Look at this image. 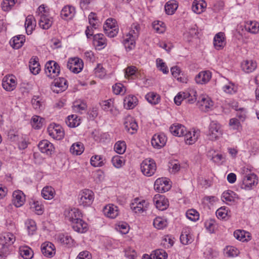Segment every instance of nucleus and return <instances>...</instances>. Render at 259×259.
<instances>
[{
	"mask_svg": "<svg viewBox=\"0 0 259 259\" xmlns=\"http://www.w3.org/2000/svg\"><path fill=\"white\" fill-rule=\"evenodd\" d=\"M94 192L89 189H84L78 195V203L83 207L90 206L94 199Z\"/></svg>",
	"mask_w": 259,
	"mask_h": 259,
	"instance_id": "obj_1",
	"label": "nucleus"
},
{
	"mask_svg": "<svg viewBox=\"0 0 259 259\" xmlns=\"http://www.w3.org/2000/svg\"><path fill=\"white\" fill-rule=\"evenodd\" d=\"M141 169L145 176L147 177L152 176L156 170V163L152 159H145L141 164Z\"/></svg>",
	"mask_w": 259,
	"mask_h": 259,
	"instance_id": "obj_2",
	"label": "nucleus"
},
{
	"mask_svg": "<svg viewBox=\"0 0 259 259\" xmlns=\"http://www.w3.org/2000/svg\"><path fill=\"white\" fill-rule=\"evenodd\" d=\"M45 71L48 77L54 78L59 75L60 72V67L56 62L49 61L45 65Z\"/></svg>",
	"mask_w": 259,
	"mask_h": 259,
	"instance_id": "obj_3",
	"label": "nucleus"
},
{
	"mask_svg": "<svg viewBox=\"0 0 259 259\" xmlns=\"http://www.w3.org/2000/svg\"><path fill=\"white\" fill-rule=\"evenodd\" d=\"M67 67L72 72L78 73L82 70L83 63L79 58H71L68 60Z\"/></svg>",
	"mask_w": 259,
	"mask_h": 259,
	"instance_id": "obj_4",
	"label": "nucleus"
},
{
	"mask_svg": "<svg viewBox=\"0 0 259 259\" xmlns=\"http://www.w3.org/2000/svg\"><path fill=\"white\" fill-rule=\"evenodd\" d=\"M67 87V81L63 77L55 78L51 85L52 90L57 93L65 91Z\"/></svg>",
	"mask_w": 259,
	"mask_h": 259,
	"instance_id": "obj_5",
	"label": "nucleus"
},
{
	"mask_svg": "<svg viewBox=\"0 0 259 259\" xmlns=\"http://www.w3.org/2000/svg\"><path fill=\"white\" fill-rule=\"evenodd\" d=\"M222 135L221 126L215 121H212L209 124L208 136L212 141L218 139Z\"/></svg>",
	"mask_w": 259,
	"mask_h": 259,
	"instance_id": "obj_6",
	"label": "nucleus"
},
{
	"mask_svg": "<svg viewBox=\"0 0 259 259\" xmlns=\"http://www.w3.org/2000/svg\"><path fill=\"white\" fill-rule=\"evenodd\" d=\"M149 206V203L145 200L139 201L138 198L135 199V202L131 204V208L136 213H142L146 211Z\"/></svg>",
	"mask_w": 259,
	"mask_h": 259,
	"instance_id": "obj_7",
	"label": "nucleus"
},
{
	"mask_svg": "<svg viewBox=\"0 0 259 259\" xmlns=\"http://www.w3.org/2000/svg\"><path fill=\"white\" fill-rule=\"evenodd\" d=\"M48 132L49 135L54 139L60 140L64 137V131L59 125H50L48 128Z\"/></svg>",
	"mask_w": 259,
	"mask_h": 259,
	"instance_id": "obj_8",
	"label": "nucleus"
},
{
	"mask_svg": "<svg viewBox=\"0 0 259 259\" xmlns=\"http://www.w3.org/2000/svg\"><path fill=\"white\" fill-rule=\"evenodd\" d=\"M257 183L258 179L256 175L254 174H250L246 176L243 179L241 187L245 190H250L253 186L256 185Z\"/></svg>",
	"mask_w": 259,
	"mask_h": 259,
	"instance_id": "obj_9",
	"label": "nucleus"
},
{
	"mask_svg": "<svg viewBox=\"0 0 259 259\" xmlns=\"http://www.w3.org/2000/svg\"><path fill=\"white\" fill-rule=\"evenodd\" d=\"M124 126L125 130L131 134L136 132L138 127L135 119L131 116H127L124 118Z\"/></svg>",
	"mask_w": 259,
	"mask_h": 259,
	"instance_id": "obj_10",
	"label": "nucleus"
},
{
	"mask_svg": "<svg viewBox=\"0 0 259 259\" xmlns=\"http://www.w3.org/2000/svg\"><path fill=\"white\" fill-rule=\"evenodd\" d=\"M38 147L42 153H46L48 155H51L55 150V147L53 144L47 140L39 142Z\"/></svg>",
	"mask_w": 259,
	"mask_h": 259,
	"instance_id": "obj_11",
	"label": "nucleus"
},
{
	"mask_svg": "<svg viewBox=\"0 0 259 259\" xmlns=\"http://www.w3.org/2000/svg\"><path fill=\"white\" fill-rule=\"evenodd\" d=\"M166 138L163 134H155L151 139L152 146L157 149L163 147L166 144Z\"/></svg>",
	"mask_w": 259,
	"mask_h": 259,
	"instance_id": "obj_12",
	"label": "nucleus"
},
{
	"mask_svg": "<svg viewBox=\"0 0 259 259\" xmlns=\"http://www.w3.org/2000/svg\"><path fill=\"white\" fill-rule=\"evenodd\" d=\"M153 202L157 208L160 210L166 209L169 205L168 201L162 195L158 194L153 198Z\"/></svg>",
	"mask_w": 259,
	"mask_h": 259,
	"instance_id": "obj_13",
	"label": "nucleus"
},
{
	"mask_svg": "<svg viewBox=\"0 0 259 259\" xmlns=\"http://www.w3.org/2000/svg\"><path fill=\"white\" fill-rule=\"evenodd\" d=\"M226 46V38L224 32H220L213 38V46L217 50H222Z\"/></svg>",
	"mask_w": 259,
	"mask_h": 259,
	"instance_id": "obj_14",
	"label": "nucleus"
},
{
	"mask_svg": "<svg viewBox=\"0 0 259 259\" xmlns=\"http://www.w3.org/2000/svg\"><path fill=\"white\" fill-rule=\"evenodd\" d=\"M41 250L42 253L48 257H53L55 253L54 245L50 242H45L41 244Z\"/></svg>",
	"mask_w": 259,
	"mask_h": 259,
	"instance_id": "obj_15",
	"label": "nucleus"
},
{
	"mask_svg": "<svg viewBox=\"0 0 259 259\" xmlns=\"http://www.w3.org/2000/svg\"><path fill=\"white\" fill-rule=\"evenodd\" d=\"M104 214L111 219H115L119 214L118 208L113 204H109L103 209Z\"/></svg>",
	"mask_w": 259,
	"mask_h": 259,
	"instance_id": "obj_16",
	"label": "nucleus"
},
{
	"mask_svg": "<svg viewBox=\"0 0 259 259\" xmlns=\"http://www.w3.org/2000/svg\"><path fill=\"white\" fill-rule=\"evenodd\" d=\"M2 86L7 91L14 90L16 86V82L14 76L13 75L5 76L2 81Z\"/></svg>",
	"mask_w": 259,
	"mask_h": 259,
	"instance_id": "obj_17",
	"label": "nucleus"
},
{
	"mask_svg": "<svg viewBox=\"0 0 259 259\" xmlns=\"http://www.w3.org/2000/svg\"><path fill=\"white\" fill-rule=\"evenodd\" d=\"M65 215L66 219L70 222L72 224L80 219L81 217L79 210L75 208L66 210Z\"/></svg>",
	"mask_w": 259,
	"mask_h": 259,
	"instance_id": "obj_18",
	"label": "nucleus"
},
{
	"mask_svg": "<svg viewBox=\"0 0 259 259\" xmlns=\"http://www.w3.org/2000/svg\"><path fill=\"white\" fill-rule=\"evenodd\" d=\"M100 105L103 110L105 111H109L110 114L116 115L118 114V111L114 106L113 101L112 99L102 101Z\"/></svg>",
	"mask_w": 259,
	"mask_h": 259,
	"instance_id": "obj_19",
	"label": "nucleus"
},
{
	"mask_svg": "<svg viewBox=\"0 0 259 259\" xmlns=\"http://www.w3.org/2000/svg\"><path fill=\"white\" fill-rule=\"evenodd\" d=\"M25 200L24 193L20 190L15 191L13 193L12 201L17 207L21 206Z\"/></svg>",
	"mask_w": 259,
	"mask_h": 259,
	"instance_id": "obj_20",
	"label": "nucleus"
},
{
	"mask_svg": "<svg viewBox=\"0 0 259 259\" xmlns=\"http://www.w3.org/2000/svg\"><path fill=\"white\" fill-rule=\"evenodd\" d=\"M154 188L159 192L163 193L169 189L170 185L167 181L162 179H158L155 182Z\"/></svg>",
	"mask_w": 259,
	"mask_h": 259,
	"instance_id": "obj_21",
	"label": "nucleus"
},
{
	"mask_svg": "<svg viewBox=\"0 0 259 259\" xmlns=\"http://www.w3.org/2000/svg\"><path fill=\"white\" fill-rule=\"evenodd\" d=\"M169 131L174 136L181 137L184 135L186 132V128L181 124L176 123L169 127Z\"/></svg>",
	"mask_w": 259,
	"mask_h": 259,
	"instance_id": "obj_22",
	"label": "nucleus"
},
{
	"mask_svg": "<svg viewBox=\"0 0 259 259\" xmlns=\"http://www.w3.org/2000/svg\"><path fill=\"white\" fill-rule=\"evenodd\" d=\"M211 73L209 71H202L199 73L195 77L196 83L205 84L211 78Z\"/></svg>",
	"mask_w": 259,
	"mask_h": 259,
	"instance_id": "obj_23",
	"label": "nucleus"
},
{
	"mask_svg": "<svg viewBox=\"0 0 259 259\" xmlns=\"http://www.w3.org/2000/svg\"><path fill=\"white\" fill-rule=\"evenodd\" d=\"M73 230L78 233H83L88 230V224L82 219H79L72 224Z\"/></svg>",
	"mask_w": 259,
	"mask_h": 259,
	"instance_id": "obj_24",
	"label": "nucleus"
},
{
	"mask_svg": "<svg viewBox=\"0 0 259 259\" xmlns=\"http://www.w3.org/2000/svg\"><path fill=\"white\" fill-rule=\"evenodd\" d=\"M206 3L204 0H195L192 5V10L196 14H200L206 9Z\"/></svg>",
	"mask_w": 259,
	"mask_h": 259,
	"instance_id": "obj_25",
	"label": "nucleus"
},
{
	"mask_svg": "<svg viewBox=\"0 0 259 259\" xmlns=\"http://www.w3.org/2000/svg\"><path fill=\"white\" fill-rule=\"evenodd\" d=\"M25 40V37L23 35H18L13 37L10 41L12 47L15 49L20 48Z\"/></svg>",
	"mask_w": 259,
	"mask_h": 259,
	"instance_id": "obj_26",
	"label": "nucleus"
},
{
	"mask_svg": "<svg viewBox=\"0 0 259 259\" xmlns=\"http://www.w3.org/2000/svg\"><path fill=\"white\" fill-rule=\"evenodd\" d=\"M165 11L167 15H172L178 8V3L175 0H170L164 6Z\"/></svg>",
	"mask_w": 259,
	"mask_h": 259,
	"instance_id": "obj_27",
	"label": "nucleus"
},
{
	"mask_svg": "<svg viewBox=\"0 0 259 259\" xmlns=\"http://www.w3.org/2000/svg\"><path fill=\"white\" fill-rule=\"evenodd\" d=\"M242 69L246 73H250L253 71L257 67L255 61L252 60H245L242 63Z\"/></svg>",
	"mask_w": 259,
	"mask_h": 259,
	"instance_id": "obj_28",
	"label": "nucleus"
},
{
	"mask_svg": "<svg viewBox=\"0 0 259 259\" xmlns=\"http://www.w3.org/2000/svg\"><path fill=\"white\" fill-rule=\"evenodd\" d=\"M236 194L232 191H227L223 193L222 199L226 203L231 205L235 202Z\"/></svg>",
	"mask_w": 259,
	"mask_h": 259,
	"instance_id": "obj_29",
	"label": "nucleus"
},
{
	"mask_svg": "<svg viewBox=\"0 0 259 259\" xmlns=\"http://www.w3.org/2000/svg\"><path fill=\"white\" fill-rule=\"evenodd\" d=\"M29 69L32 73L37 74L40 70V65L38 63V58L37 57H33L29 62Z\"/></svg>",
	"mask_w": 259,
	"mask_h": 259,
	"instance_id": "obj_30",
	"label": "nucleus"
},
{
	"mask_svg": "<svg viewBox=\"0 0 259 259\" xmlns=\"http://www.w3.org/2000/svg\"><path fill=\"white\" fill-rule=\"evenodd\" d=\"M15 237L12 234L6 233L1 237V243L3 245V248H7L8 246L13 243Z\"/></svg>",
	"mask_w": 259,
	"mask_h": 259,
	"instance_id": "obj_31",
	"label": "nucleus"
},
{
	"mask_svg": "<svg viewBox=\"0 0 259 259\" xmlns=\"http://www.w3.org/2000/svg\"><path fill=\"white\" fill-rule=\"evenodd\" d=\"M137 97L133 95H129L124 100V106L127 109H133L137 105Z\"/></svg>",
	"mask_w": 259,
	"mask_h": 259,
	"instance_id": "obj_32",
	"label": "nucleus"
},
{
	"mask_svg": "<svg viewBox=\"0 0 259 259\" xmlns=\"http://www.w3.org/2000/svg\"><path fill=\"white\" fill-rule=\"evenodd\" d=\"M200 110L203 111H207L210 107L212 106V102L208 98L202 97L200 101L198 102Z\"/></svg>",
	"mask_w": 259,
	"mask_h": 259,
	"instance_id": "obj_33",
	"label": "nucleus"
},
{
	"mask_svg": "<svg viewBox=\"0 0 259 259\" xmlns=\"http://www.w3.org/2000/svg\"><path fill=\"white\" fill-rule=\"evenodd\" d=\"M185 137V141L186 144L192 145L194 144L197 140L198 136L195 131L192 133L191 132H187L183 136Z\"/></svg>",
	"mask_w": 259,
	"mask_h": 259,
	"instance_id": "obj_34",
	"label": "nucleus"
},
{
	"mask_svg": "<svg viewBox=\"0 0 259 259\" xmlns=\"http://www.w3.org/2000/svg\"><path fill=\"white\" fill-rule=\"evenodd\" d=\"M83 144L81 142H76L72 145L70 148V152L76 155H79L84 151Z\"/></svg>",
	"mask_w": 259,
	"mask_h": 259,
	"instance_id": "obj_35",
	"label": "nucleus"
},
{
	"mask_svg": "<svg viewBox=\"0 0 259 259\" xmlns=\"http://www.w3.org/2000/svg\"><path fill=\"white\" fill-rule=\"evenodd\" d=\"M41 195L45 199H52L54 197L55 190L51 186H46L41 191Z\"/></svg>",
	"mask_w": 259,
	"mask_h": 259,
	"instance_id": "obj_36",
	"label": "nucleus"
},
{
	"mask_svg": "<svg viewBox=\"0 0 259 259\" xmlns=\"http://www.w3.org/2000/svg\"><path fill=\"white\" fill-rule=\"evenodd\" d=\"M19 253L21 256L24 259H31L33 255V251L28 246L20 247Z\"/></svg>",
	"mask_w": 259,
	"mask_h": 259,
	"instance_id": "obj_37",
	"label": "nucleus"
},
{
	"mask_svg": "<svg viewBox=\"0 0 259 259\" xmlns=\"http://www.w3.org/2000/svg\"><path fill=\"white\" fill-rule=\"evenodd\" d=\"M66 123L68 126L75 127L80 124V120L76 115H71L68 116Z\"/></svg>",
	"mask_w": 259,
	"mask_h": 259,
	"instance_id": "obj_38",
	"label": "nucleus"
},
{
	"mask_svg": "<svg viewBox=\"0 0 259 259\" xmlns=\"http://www.w3.org/2000/svg\"><path fill=\"white\" fill-rule=\"evenodd\" d=\"M53 17H39L38 24L39 26L44 29H49L52 25Z\"/></svg>",
	"mask_w": 259,
	"mask_h": 259,
	"instance_id": "obj_39",
	"label": "nucleus"
},
{
	"mask_svg": "<svg viewBox=\"0 0 259 259\" xmlns=\"http://www.w3.org/2000/svg\"><path fill=\"white\" fill-rule=\"evenodd\" d=\"M126 50L128 51L132 50L135 47L136 40L133 38L131 36H128V34L126 35L122 41Z\"/></svg>",
	"mask_w": 259,
	"mask_h": 259,
	"instance_id": "obj_40",
	"label": "nucleus"
},
{
	"mask_svg": "<svg viewBox=\"0 0 259 259\" xmlns=\"http://www.w3.org/2000/svg\"><path fill=\"white\" fill-rule=\"evenodd\" d=\"M131 30L128 33V36H131L133 38L136 40L140 34V25L137 23H134L131 25Z\"/></svg>",
	"mask_w": 259,
	"mask_h": 259,
	"instance_id": "obj_41",
	"label": "nucleus"
},
{
	"mask_svg": "<svg viewBox=\"0 0 259 259\" xmlns=\"http://www.w3.org/2000/svg\"><path fill=\"white\" fill-rule=\"evenodd\" d=\"M105 159L101 155H95L91 159V164L95 167H100L104 164Z\"/></svg>",
	"mask_w": 259,
	"mask_h": 259,
	"instance_id": "obj_42",
	"label": "nucleus"
},
{
	"mask_svg": "<svg viewBox=\"0 0 259 259\" xmlns=\"http://www.w3.org/2000/svg\"><path fill=\"white\" fill-rule=\"evenodd\" d=\"M42 98L38 96H34L31 100L33 108L36 110H41L43 108Z\"/></svg>",
	"mask_w": 259,
	"mask_h": 259,
	"instance_id": "obj_43",
	"label": "nucleus"
},
{
	"mask_svg": "<svg viewBox=\"0 0 259 259\" xmlns=\"http://www.w3.org/2000/svg\"><path fill=\"white\" fill-rule=\"evenodd\" d=\"M145 98L149 103L154 105L158 104L160 100V96L154 92L149 93Z\"/></svg>",
	"mask_w": 259,
	"mask_h": 259,
	"instance_id": "obj_44",
	"label": "nucleus"
},
{
	"mask_svg": "<svg viewBox=\"0 0 259 259\" xmlns=\"http://www.w3.org/2000/svg\"><path fill=\"white\" fill-rule=\"evenodd\" d=\"M75 14V8L71 6H65L61 11V15L62 16H72Z\"/></svg>",
	"mask_w": 259,
	"mask_h": 259,
	"instance_id": "obj_45",
	"label": "nucleus"
},
{
	"mask_svg": "<svg viewBox=\"0 0 259 259\" xmlns=\"http://www.w3.org/2000/svg\"><path fill=\"white\" fill-rule=\"evenodd\" d=\"M58 240L62 244L71 245L73 244V240L67 235L60 234L58 236Z\"/></svg>",
	"mask_w": 259,
	"mask_h": 259,
	"instance_id": "obj_46",
	"label": "nucleus"
},
{
	"mask_svg": "<svg viewBox=\"0 0 259 259\" xmlns=\"http://www.w3.org/2000/svg\"><path fill=\"white\" fill-rule=\"evenodd\" d=\"M44 119L38 116H34L31 119V124L33 128L39 129L42 126Z\"/></svg>",
	"mask_w": 259,
	"mask_h": 259,
	"instance_id": "obj_47",
	"label": "nucleus"
},
{
	"mask_svg": "<svg viewBox=\"0 0 259 259\" xmlns=\"http://www.w3.org/2000/svg\"><path fill=\"white\" fill-rule=\"evenodd\" d=\"M94 43L97 46L102 47L106 44L105 38L103 34H96L94 35Z\"/></svg>",
	"mask_w": 259,
	"mask_h": 259,
	"instance_id": "obj_48",
	"label": "nucleus"
},
{
	"mask_svg": "<svg viewBox=\"0 0 259 259\" xmlns=\"http://www.w3.org/2000/svg\"><path fill=\"white\" fill-rule=\"evenodd\" d=\"M190 96V94L186 92L179 93L174 98V101L176 105H180L184 100H186Z\"/></svg>",
	"mask_w": 259,
	"mask_h": 259,
	"instance_id": "obj_49",
	"label": "nucleus"
},
{
	"mask_svg": "<svg viewBox=\"0 0 259 259\" xmlns=\"http://www.w3.org/2000/svg\"><path fill=\"white\" fill-rule=\"evenodd\" d=\"M16 0H3L2 3V9L4 11H10L14 6Z\"/></svg>",
	"mask_w": 259,
	"mask_h": 259,
	"instance_id": "obj_50",
	"label": "nucleus"
},
{
	"mask_svg": "<svg viewBox=\"0 0 259 259\" xmlns=\"http://www.w3.org/2000/svg\"><path fill=\"white\" fill-rule=\"evenodd\" d=\"M126 149V144L124 141H118L114 145V150L118 154H123Z\"/></svg>",
	"mask_w": 259,
	"mask_h": 259,
	"instance_id": "obj_51",
	"label": "nucleus"
},
{
	"mask_svg": "<svg viewBox=\"0 0 259 259\" xmlns=\"http://www.w3.org/2000/svg\"><path fill=\"white\" fill-rule=\"evenodd\" d=\"M117 27H118V26L116 20L112 17L107 19L104 25V28L108 29L109 28H116L117 29Z\"/></svg>",
	"mask_w": 259,
	"mask_h": 259,
	"instance_id": "obj_52",
	"label": "nucleus"
},
{
	"mask_svg": "<svg viewBox=\"0 0 259 259\" xmlns=\"http://www.w3.org/2000/svg\"><path fill=\"white\" fill-rule=\"evenodd\" d=\"M186 216L190 220L196 221L198 220L199 214L196 210L191 209L187 210L186 212Z\"/></svg>",
	"mask_w": 259,
	"mask_h": 259,
	"instance_id": "obj_53",
	"label": "nucleus"
},
{
	"mask_svg": "<svg viewBox=\"0 0 259 259\" xmlns=\"http://www.w3.org/2000/svg\"><path fill=\"white\" fill-rule=\"evenodd\" d=\"M28 233L32 235L36 230L35 222L32 220H28L25 223Z\"/></svg>",
	"mask_w": 259,
	"mask_h": 259,
	"instance_id": "obj_54",
	"label": "nucleus"
},
{
	"mask_svg": "<svg viewBox=\"0 0 259 259\" xmlns=\"http://www.w3.org/2000/svg\"><path fill=\"white\" fill-rule=\"evenodd\" d=\"M153 225L156 228L161 229L167 226V222L161 218H157L153 221Z\"/></svg>",
	"mask_w": 259,
	"mask_h": 259,
	"instance_id": "obj_55",
	"label": "nucleus"
},
{
	"mask_svg": "<svg viewBox=\"0 0 259 259\" xmlns=\"http://www.w3.org/2000/svg\"><path fill=\"white\" fill-rule=\"evenodd\" d=\"M259 25L255 22L250 21L245 26V29L252 33H255L258 31Z\"/></svg>",
	"mask_w": 259,
	"mask_h": 259,
	"instance_id": "obj_56",
	"label": "nucleus"
},
{
	"mask_svg": "<svg viewBox=\"0 0 259 259\" xmlns=\"http://www.w3.org/2000/svg\"><path fill=\"white\" fill-rule=\"evenodd\" d=\"M180 164L177 160H173L169 162V168L170 172L175 174L180 169Z\"/></svg>",
	"mask_w": 259,
	"mask_h": 259,
	"instance_id": "obj_57",
	"label": "nucleus"
},
{
	"mask_svg": "<svg viewBox=\"0 0 259 259\" xmlns=\"http://www.w3.org/2000/svg\"><path fill=\"white\" fill-rule=\"evenodd\" d=\"M246 234H247V236L249 237L248 232H246L244 231L238 230L234 232V236L237 239L240 241H244L247 240L245 238Z\"/></svg>",
	"mask_w": 259,
	"mask_h": 259,
	"instance_id": "obj_58",
	"label": "nucleus"
},
{
	"mask_svg": "<svg viewBox=\"0 0 259 259\" xmlns=\"http://www.w3.org/2000/svg\"><path fill=\"white\" fill-rule=\"evenodd\" d=\"M153 28L158 33H162L164 30V24L159 21H154L152 23Z\"/></svg>",
	"mask_w": 259,
	"mask_h": 259,
	"instance_id": "obj_59",
	"label": "nucleus"
},
{
	"mask_svg": "<svg viewBox=\"0 0 259 259\" xmlns=\"http://www.w3.org/2000/svg\"><path fill=\"white\" fill-rule=\"evenodd\" d=\"M229 125L231 126L234 130H236L238 131H240L242 130V125L237 118H231L229 121Z\"/></svg>",
	"mask_w": 259,
	"mask_h": 259,
	"instance_id": "obj_60",
	"label": "nucleus"
},
{
	"mask_svg": "<svg viewBox=\"0 0 259 259\" xmlns=\"http://www.w3.org/2000/svg\"><path fill=\"white\" fill-rule=\"evenodd\" d=\"M171 72L172 76L174 77L177 78L178 80L181 82H184L182 78L180 76L181 71L179 67L177 66L171 67Z\"/></svg>",
	"mask_w": 259,
	"mask_h": 259,
	"instance_id": "obj_61",
	"label": "nucleus"
},
{
	"mask_svg": "<svg viewBox=\"0 0 259 259\" xmlns=\"http://www.w3.org/2000/svg\"><path fill=\"white\" fill-rule=\"evenodd\" d=\"M228 210L226 207H221L216 211V215L219 219H225L228 216Z\"/></svg>",
	"mask_w": 259,
	"mask_h": 259,
	"instance_id": "obj_62",
	"label": "nucleus"
},
{
	"mask_svg": "<svg viewBox=\"0 0 259 259\" xmlns=\"http://www.w3.org/2000/svg\"><path fill=\"white\" fill-rule=\"evenodd\" d=\"M113 92L116 94H123L125 92V89L123 85L121 83H116L112 87Z\"/></svg>",
	"mask_w": 259,
	"mask_h": 259,
	"instance_id": "obj_63",
	"label": "nucleus"
},
{
	"mask_svg": "<svg viewBox=\"0 0 259 259\" xmlns=\"http://www.w3.org/2000/svg\"><path fill=\"white\" fill-rule=\"evenodd\" d=\"M239 253V250L234 247H227L226 249V254L228 257L236 256Z\"/></svg>",
	"mask_w": 259,
	"mask_h": 259,
	"instance_id": "obj_64",
	"label": "nucleus"
}]
</instances>
